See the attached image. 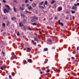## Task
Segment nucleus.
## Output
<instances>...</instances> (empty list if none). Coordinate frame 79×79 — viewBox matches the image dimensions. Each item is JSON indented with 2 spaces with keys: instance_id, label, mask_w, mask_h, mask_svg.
Instances as JSON below:
<instances>
[{
  "instance_id": "nucleus-14",
  "label": "nucleus",
  "mask_w": 79,
  "mask_h": 79,
  "mask_svg": "<svg viewBox=\"0 0 79 79\" xmlns=\"http://www.w3.org/2000/svg\"><path fill=\"white\" fill-rule=\"evenodd\" d=\"M23 63L24 64H27V61H26V60H23Z\"/></svg>"
},
{
  "instance_id": "nucleus-45",
  "label": "nucleus",
  "mask_w": 79,
  "mask_h": 79,
  "mask_svg": "<svg viewBox=\"0 0 79 79\" xmlns=\"http://www.w3.org/2000/svg\"><path fill=\"white\" fill-rule=\"evenodd\" d=\"M74 6H77V4H74Z\"/></svg>"
},
{
  "instance_id": "nucleus-26",
  "label": "nucleus",
  "mask_w": 79,
  "mask_h": 79,
  "mask_svg": "<svg viewBox=\"0 0 79 79\" xmlns=\"http://www.w3.org/2000/svg\"><path fill=\"white\" fill-rule=\"evenodd\" d=\"M74 29H75L76 27H77V25H74L73 27Z\"/></svg>"
},
{
  "instance_id": "nucleus-9",
  "label": "nucleus",
  "mask_w": 79,
  "mask_h": 79,
  "mask_svg": "<svg viewBox=\"0 0 79 79\" xmlns=\"http://www.w3.org/2000/svg\"><path fill=\"white\" fill-rule=\"evenodd\" d=\"M32 6L33 7H35V6H36V4H35V3H33L32 5Z\"/></svg>"
},
{
  "instance_id": "nucleus-56",
  "label": "nucleus",
  "mask_w": 79,
  "mask_h": 79,
  "mask_svg": "<svg viewBox=\"0 0 79 79\" xmlns=\"http://www.w3.org/2000/svg\"><path fill=\"white\" fill-rule=\"evenodd\" d=\"M41 8H42L43 9H44V6H42Z\"/></svg>"
},
{
  "instance_id": "nucleus-54",
  "label": "nucleus",
  "mask_w": 79,
  "mask_h": 79,
  "mask_svg": "<svg viewBox=\"0 0 79 79\" xmlns=\"http://www.w3.org/2000/svg\"><path fill=\"white\" fill-rule=\"evenodd\" d=\"M43 6H44V8L45 7V3L43 4Z\"/></svg>"
},
{
  "instance_id": "nucleus-51",
  "label": "nucleus",
  "mask_w": 79,
  "mask_h": 79,
  "mask_svg": "<svg viewBox=\"0 0 79 79\" xmlns=\"http://www.w3.org/2000/svg\"><path fill=\"white\" fill-rule=\"evenodd\" d=\"M29 30H30V31H32V29L31 28H29Z\"/></svg>"
},
{
  "instance_id": "nucleus-62",
  "label": "nucleus",
  "mask_w": 79,
  "mask_h": 79,
  "mask_svg": "<svg viewBox=\"0 0 79 79\" xmlns=\"http://www.w3.org/2000/svg\"><path fill=\"white\" fill-rule=\"evenodd\" d=\"M43 76H45V74H43Z\"/></svg>"
},
{
  "instance_id": "nucleus-59",
  "label": "nucleus",
  "mask_w": 79,
  "mask_h": 79,
  "mask_svg": "<svg viewBox=\"0 0 79 79\" xmlns=\"http://www.w3.org/2000/svg\"><path fill=\"white\" fill-rule=\"evenodd\" d=\"M41 44H44V42H43V41H42V42H41Z\"/></svg>"
},
{
  "instance_id": "nucleus-60",
  "label": "nucleus",
  "mask_w": 79,
  "mask_h": 79,
  "mask_svg": "<svg viewBox=\"0 0 79 79\" xmlns=\"http://www.w3.org/2000/svg\"><path fill=\"white\" fill-rule=\"evenodd\" d=\"M27 6H29V4H27Z\"/></svg>"
},
{
  "instance_id": "nucleus-7",
  "label": "nucleus",
  "mask_w": 79,
  "mask_h": 79,
  "mask_svg": "<svg viewBox=\"0 0 79 79\" xmlns=\"http://www.w3.org/2000/svg\"><path fill=\"white\" fill-rule=\"evenodd\" d=\"M62 10V7H59L58 8V11H61Z\"/></svg>"
},
{
  "instance_id": "nucleus-49",
  "label": "nucleus",
  "mask_w": 79,
  "mask_h": 79,
  "mask_svg": "<svg viewBox=\"0 0 79 79\" xmlns=\"http://www.w3.org/2000/svg\"><path fill=\"white\" fill-rule=\"evenodd\" d=\"M77 5L78 6H79V3H77Z\"/></svg>"
},
{
  "instance_id": "nucleus-11",
  "label": "nucleus",
  "mask_w": 79,
  "mask_h": 79,
  "mask_svg": "<svg viewBox=\"0 0 79 79\" xmlns=\"http://www.w3.org/2000/svg\"><path fill=\"white\" fill-rule=\"evenodd\" d=\"M48 48H44V52L45 51V52H47V51H48Z\"/></svg>"
},
{
  "instance_id": "nucleus-25",
  "label": "nucleus",
  "mask_w": 79,
  "mask_h": 79,
  "mask_svg": "<svg viewBox=\"0 0 79 79\" xmlns=\"http://www.w3.org/2000/svg\"><path fill=\"white\" fill-rule=\"evenodd\" d=\"M23 28H24L25 30H26V28H27V27L26 26H24L23 27Z\"/></svg>"
},
{
  "instance_id": "nucleus-15",
  "label": "nucleus",
  "mask_w": 79,
  "mask_h": 79,
  "mask_svg": "<svg viewBox=\"0 0 79 79\" xmlns=\"http://www.w3.org/2000/svg\"><path fill=\"white\" fill-rule=\"evenodd\" d=\"M71 11L72 12V14H74V13H75V11H73L72 10H71Z\"/></svg>"
},
{
  "instance_id": "nucleus-3",
  "label": "nucleus",
  "mask_w": 79,
  "mask_h": 79,
  "mask_svg": "<svg viewBox=\"0 0 79 79\" xmlns=\"http://www.w3.org/2000/svg\"><path fill=\"white\" fill-rule=\"evenodd\" d=\"M48 44H49V45H52V40H49L47 42Z\"/></svg>"
},
{
  "instance_id": "nucleus-32",
  "label": "nucleus",
  "mask_w": 79,
  "mask_h": 79,
  "mask_svg": "<svg viewBox=\"0 0 79 79\" xmlns=\"http://www.w3.org/2000/svg\"><path fill=\"white\" fill-rule=\"evenodd\" d=\"M55 49V46L53 47L52 48V50H54V49Z\"/></svg>"
},
{
  "instance_id": "nucleus-21",
  "label": "nucleus",
  "mask_w": 79,
  "mask_h": 79,
  "mask_svg": "<svg viewBox=\"0 0 79 79\" xmlns=\"http://www.w3.org/2000/svg\"><path fill=\"white\" fill-rule=\"evenodd\" d=\"M19 9L20 10H24V8H23V7H20L19 8Z\"/></svg>"
},
{
  "instance_id": "nucleus-42",
  "label": "nucleus",
  "mask_w": 79,
  "mask_h": 79,
  "mask_svg": "<svg viewBox=\"0 0 79 79\" xmlns=\"http://www.w3.org/2000/svg\"><path fill=\"white\" fill-rule=\"evenodd\" d=\"M54 19H58V17H55L54 18Z\"/></svg>"
},
{
  "instance_id": "nucleus-58",
  "label": "nucleus",
  "mask_w": 79,
  "mask_h": 79,
  "mask_svg": "<svg viewBox=\"0 0 79 79\" xmlns=\"http://www.w3.org/2000/svg\"><path fill=\"white\" fill-rule=\"evenodd\" d=\"M56 31H55V30L54 31H53V33H55Z\"/></svg>"
},
{
  "instance_id": "nucleus-38",
  "label": "nucleus",
  "mask_w": 79,
  "mask_h": 79,
  "mask_svg": "<svg viewBox=\"0 0 79 79\" xmlns=\"http://www.w3.org/2000/svg\"><path fill=\"white\" fill-rule=\"evenodd\" d=\"M23 23H25V22L26 21V19H23Z\"/></svg>"
},
{
  "instance_id": "nucleus-10",
  "label": "nucleus",
  "mask_w": 79,
  "mask_h": 79,
  "mask_svg": "<svg viewBox=\"0 0 79 79\" xmlns=\"http://www.w3.org/2000/svg\"><path fill=\"white\" fill-rule=\"evenodd\" d=\"M11 20H12V21H15L16 20V17H14L13 18H11Z\"/></svg>"
},
{
  "instance_id": "nucleus-63",
  "label": "nucleus",
  "mask_w": 79,
  "mask_h": 79,
  "mask_svg": "<svg viewBox=\"0 0 79 79\" xmlns=\"http://www.w3.org/2000/svg\"><path fill=\"white\" fill-rule=\"evenodd\" d=\"M39 33H41V31H39Z\"/></svg>"
},
{
  "instance_id": "nucleus-41",
  "label": "nucleus",
  "mask_w": 79,
  "mask_h": 79,
  "mask_svg": "<svg viewBox=\"0 0 79 79\" xmlns=\"http://www.w3.org/2000/svg\"><path fill=\"white\" fill-rule=\"evenodd\" d=\"M3 3H6V1L5 0H3Z\"/></svg>"
},
{
  "instance_id": "nucleus-53",
  "label": "nucleus",
  "mask_w": 79,
  "mask_h": 79,
  "mask_svg": "<svg viewBox=\"0 0 79 79\" xmlns=\"http://www.w3.org/2000/svg\"><path fill=\"white\" fill-rule=\"evenodd\" d=\"M72 59H75V58H74L73 57H72Z\"/></svg>"
},
{
  "instance_id": "nucleus-18",
  "label": "nucleus",
  "mask_w": 79,
  "mask_h": 79,
  "mask_svg": "<svg viewBox=\"0 0 79 79\" xmlns=\"http://www.w3.org/2000/svg\"><path fill=\"white\" fill-rule=\"evenodd\" d=\"M27 9H29V10H32V7L31 6H29L28 7Z\"/></svg>"
},
{
  "instance_id": "nucleus-46",
  "label": "nucleus",
  "mask_w": 79,
  "mask_h": 79,
  "mask_svg": "<svg viewBox=\"0 0 79 79\" xmlns=\"http://www.w3.org/2000/svg\"><path fill=\"white\" fill-rule=\"evenodd\" d=\"M79 50V47H77V50Z\"/></svg>"
},
{
  "instance_id": "nucleus-47",
  "label": "nucleus",
  "mask_w": 79,
  "mask_h": 79,
  "mask_svg": "<svg viewBox=\"0 0 79 79\" xmlns=\"http://www.w3.org/2000/svg\"><path fill=\"white\" fill-rule=\"evenodd\" d=\"M40 74H42V72L40 71Z\"/></svg>"
},
{
  "instance_id": "nucleus-20",
  "label": "nucleus",
  "mask_w": 79,
  "mask_h": 79,
  "mask_svg": "<svg viewBox=\"0 0 79 79\" xmlns=\"http://www.w3.org/2000/svg\"><path fill=\"white\" fill-rule=\"evenodd\" d=\"M32 43L33 45H36L37 44V43H36V42L35 41H33V42H32Z\"/></svg>"
},
{
  "instance_id": "nucleus-52",
  "label": "nucleus",
  "mask_w": 79,
  "mask_h": 79,
  "mask_svg": "<svg viewBox=\"0 0 79 79\" xmlns=\"http://www.w3.org/2000/svg\"><path fill=\"white\" fill-rule=\"evenodd\" d=\"M66 13H69V12L68 11H67L66 12Z\"/></svg>"
},
{
  "instance_id": "nucleus-61",
  "label": "nucleus",
  "mask_w": 79,
  "mask_h": 79,
  "mask_svg": "<svg viewBox=\"0 0 79 79\" xmlns=\"http://www.w3.org/2000/svg\"><path fill=\"white\" fill-rule=\"evenodd\" d=\"M37 52H36L35 53V54L36 55V54H37Z\"/></svg>"
},
{
  "instance_id": "nucleus-19",
  "label": "nucleus",
  "mask_w": 79,
  "mask_h": 79,
  "mask_svg": "<svg viewBox=\"0 0 79 79\" xmlns=\"http://www.w3.org/2000/svg\"><path fill=\"white\" fill-rule=\"evenodd\" d=\"M27 50L28 51H29V52H30V51H31V48H27Z\"/></svg>"
},
{
  "instance_id": "nucleus-30",
  "label": "nucleus",
  "mask_w": 79,
  "mask_h": 79,
  "mask_svg": "<svg viewBox=\"0 0 79 79\" xmlns=\"http://www.w3.org/2000/svg\"><path fill=\"white\" fill-rule=\"evenodd\" d=\"M43 4H44V2H41L40 3V5H43Z\"/></svg>"
},
{
  "instance_id": "nucleus-28",
  "label": "nucleus",
  "mask_w": 79,
  "mask_h": 79,
  "mask_svg": "<svg viewBox=\"0 0 79 79\" xmlns=\"http://www.w3.org/2000/svg\"><path fill=\"white\" fill-rule=\"evenodd\" d=\"M27 11H28L26 10L24 12L25 14H27Z\"/></svg>"
},
{
  "instance_id": "nucleus-37",
  "label": "nucleus",
  "mask_w": 79,
  "mask_h": 79,
  "mask_svg": "<svg viewBox=\"0 0 79 79\" xmlns=\"http://www.w3.org/2000/svg\"><path fill=\"white\" fill-rule=\"evenodd\" d=\"M0 69L2 70H3V69H4L3 68V67H1L0 68Z\"/></svg>"
},
{
  "instance_id": "nucleus-31",
  "label": "nucleus",
  "mask_w": 79,
  "mask_h": 79,
  "mask_svg": "<svg viewBox=\"0 0 79 79\" xmlns=\"http://www.w3.org/2000/svg\"><path fill=\"white\" fill-rule=\"evenodd\" d=\"M31 21V22H34V21H35V20H34V19H32Z\"/></svg>"
},
{
  "instance_id": "nucleus-5",
  "label": "nucleus",
  "mask_w": 79,
  "mask_h": 79,
  "mask_svg": "<svg viewBox=\"0 0 79 79\" xmlns=\"http://www.w3.org/2000/svg\"><path fill=\"white\" fill-rule=\"evenodd\" d=\"M58 22L59 23V24L61 25V26H64V25L63 23L60 22V20H58Z\"/></svg>"
},
{
  "instance_id": "nucleus-34",
  "label": "nucleus",
  "mask_w": 79,
  "mask_h": 79,
  "mask_svg": "<svg viewBox=\"0 0 79 79\" xmlns=\"http://www.w3.org/2000/svg\"><path fill=\"white\" fill-rule=\"evenodd\" d=\"M34 18L35 19H36V20H38V18H37V17H35Z\"/></svg>"
},
{
  "instance_id": "nucleus-17",
  "label": "nucleus",
  "mask_w": 79,
  "mask_h": 79,
  "mask_svg": "<svg viewBox=\"0 0 79 79\" xmlns=\"http://www.w3.org/2000/svg\"><path fill=\"white\" fill-rule=\"evenodd\" d=\"M37 24L35 23H32L33 26H36Z\"/></svg>"
},
{
  "instance_id": "nucleus-55",
  "label": "nucleus",
  "mask_w": 79,
  "mask_h": 79,
  "mask_svg": "<svg viewBox=\"0 0 79 79\" xmlns=\"http://www.w3.org/2000/svg\"><path fill=\"white\" fill-rule=\"evenodd\" d=\"M66 19H68V17H67L66 18Z\"/></svg>"
},
{
  "instance_id": "nucleus-2",
  "label": "nucleus",
  "mask_w": 79,
  "mask_h": 79,
  "mask_svg": "<svg viewBox=\"0 0 79 79\" xmlns=\"http://www.w3.org/2000/svg\"><path fill=\"white\" fill-rule=\"evenodd\" d=\"M16 56L15 55L14 56H12L11 57H10V60H14L15 58H16Z\"/></svg>"
},
{
  "instance_id": "nucleus-4",
  "label": "nucleus",
  "mask_w": 79,
  "mask_h": 79,
  "mask_svg": "<svg viewBox=\"0 0 79 79\" xmlns=\"http://www.w3.org/2000/svg\"><path fill=\"white\" fill-rule=\"evenodd\" d=\"M77 7H75L74 6H73L72 7V10H77Z\"/></svg>"
},
{
  "instance_id": "nucleus-1",
  "label": "nucleus",
  "mask_w": 79,
  "mask_h": 79,
  "mask_svg": "<svg viewBox=\"0 0 79 79\" xmlns=\"http://www.w3.org/2000/svg\"><path fill=\"white\" fill-rule=\"evenodd\" d=\"M6 7H7V8H8V9L6 8L4 9V13H9L10 12V10H11V8L8 5H6Z\"/></svg>"
},
{
  "instance_id": "nucleus-39",
  "label": "nucleus",
  "mask_w": 79,
  "mask_h": 79,
  "mask_svg": "<svg viewBox=\"0 0 79 79\" xmlns=\"http://www.w3.org/2000/svg\"><path fill=\"white\" fill-rule=\"evenodd\" d=\"M9 77L10 79H11V78H12V77H11V75H9Z\"/></svg>"
},
{
  "instance_id": "nucleus-27",
  "label": "nucleus",
  "mask_w": 79,
  "mask_h": 79,
  "mask_svg": "<svg viewBox=\"0 0 79 79\" xmlns=\"http://www.w3.org/2000/svg\"><path fill=\"white\" fill-rule=\"evenodd\" d=\"M6 25L7 26H9V21H7V23H6Z\"/></svg>"
},
{
  "instance_id": "nucleus-16",
  "label": "nucleus",
  "mask_w": 79,
  "mask_h": 79,
  "mask_svg": "<svg viewBox=\"0 0 79 79\" xmlns=\"http://www.w3.org/2000/svg\"><path fill=\"white\" fill-rule=\"evenodd\" d=\"M13 10L16 13V9L15 8V7H13Z\"/></svg>"
},
{
  "instance_id": "nucleus-64",
  "label": "nucleus",
  "mask_w": 79,
  "mask_h": 79,
  "mask_svg": "<svg viewBox=\"0 0 79 79\" xmlns=\"http://www.w3.org/2000/svg\"><path fill=\"white\" fill-rule=\"evenodd\" d=\"M22 35H23V32H22Z\"/></svg>"
},
{
  "instance_id": "nucleus-23",
  "label": "nucleus",
  "mask_w": 79,
  "mask_h": 79,
  "mask_svg": "<svg viewBox=\"0 0 79 79\" xmlns=\"http://www.w3.org/2000/svg\"><path fill=\"white\" fill-rule=\"evenodd\" d=\"M2 54L3 56H5V53H4V52L3 51H2Z\"/></svg>"
},
{
  "instance_id": "nucleus-40",
  "label": "nucleus",
  "mask_w": 79,
  "mask_h": 79,
  "mask_svg": "<svg viewBox=\"0 0 79 79\" xmlns=\"http://www.w3.org/2000/svg\"><path fill=\"white\" fill-rule=\"evenodd\" d=\"M28 2V1L25 0V3H27Z\"/></svg>"
},
{
  "instance_id": "nucleus-29",
  "label": "nucleus",
  "mask_w": 79,
  "mask_h": 79,
  "mask_svg": "<svg viewBox=\"0 0 79 79\" xmlns=\"http://www.w3.org/2000/svg\"><path fill=\"white\" fill-rule=\"evenodd\" d=\"M14 2L15 3H16L18 4V2H17V1L15 0H14Z\"/></svg>"
},
{
  "instance_id": "nucleus-44",
  "label": "nucleus",
  "mask_w": 79,
  "mask_h": 79,
  "mask_svg": "<svg viewBox=\"0 0 79 79\" xmlns=\"http://www.w3.org/2000/svg\"><path fill=\"white\" fill-rule=\"evenodd\" d=\"M47 63V61H45L44 62V64H46V63Z\"/></svg>"
},
{
  "instance_id": "nucleus-13",
  "label": "nucleus",
  "mask_w": 79,
  "mask_h": 79,
  "mask_svg": "<svg viewBox=\"0 0 79 79\" xmlns=\"http://www.w3.org/2000/svg\"><path fill=\"white\" fill-rule=\"evenodd\" d=\"M34 40L35 41H36V42H39L38 40L37 39V38L35 37L34 38Z\"/></svg>"
},
{
  "instance_id": "nucleus-50",
  "label": "nucleus",
  "mask_w": 79,
  "mask_h": 79,
  "mask_svg": "<svg viewBox=\"0 0 79 79\" xmlns=\"http://www.w3.org/2000/svg\"><path fill=\"white\" fill-rule=\"evenodd\" d=\"M39 8H42V6H39Z\"/></svg>"
},
{
  "instance_id": "nucleus-35",
  "label": "nucleus",
  "mask_w": 79,
  "mask_h": 79,
  "mask_svg": "<svg viewBox=\"0 0 79 79\" xmlns=\"http://www.w3.org/2000/svg\"><path fill=\"white\" fill-rule=\"evenodd\" d=\"M45 5H47V4H48V2H47V1H45Z\"/></svg>"
},
{
  "instance_id": "nucleus-33",
  "label": "nucleus",
  "mask_w": 79,
  "mask_h": 79,
  "mask_svg": "<svg viewBox=\"0 0 79 79\" xmlns=\"http://www.w3.org/2000/svg\"><path fill=\"white\" fill-rule=\"evenodd\" d=\"M46 72L47 73H49L50 72V69H48L47 71H46Z\"/></svg>"
},
{
  "instance_id": "nucleus-36",
  "label": "nucleus",
  "mask_w": 79,
  "mask_h": 79,
  "mask_svg": "<svg viewBox=\"0 0 79 79\" xmlns=\"http://www.w3.org/2000/svg\"><path fill=\"white\" fill-rule=\"evenodd\" d=\"M3 27H5V26H6L5 23H3Z\"/></svg>"
},
{
  "instance_id": "nucleus-8",
  "label": "nucleus",
  "mask_w": 79,
  "mask_h": 79,
  "mask_svg": "<svg viewBox=\"0 0 79 79\" xmlns=\"http://www.w3.org/2000/svg\"><path fill=\"white\" fill-rule=\"evenodd\" d=\"M20 27H23L24 26V25L23 24V23H20L19 24Z\"/></svg>"
},
{
  "instance_id": "nucleus-57",
  "label": "nucleus",
  "mask_w": 79,
  "mask_h": 79,
  "mask_svg": "<svg viewBox=\"0 0 79 79\" xmlns=\"http://www.w3.org/2000/svg\"><path fill=\"white\" fill-rule=\"evenodd\" d=\"M70 21H71V20H72V18H70Z\"/></svg>"
},
{
  "instance_id": "nucleus-48",
  "label": "nucleus",
  "mask_w": 79,
  "mask_h": 79,
  "mask_svg": "<svg viewBox=\"0 0 79 79\" xmlns=\"http://www.w3.org/2000/svg\"><path fill=\"white\" fill-rule=\"evenodd\" d=\"M12 75L13 76H15V74H14V73H12Z\"/></svg>"
},
{
  "instance_id": "nucleus-12",
  "label": "nucleus",
  "mask_w": 79,
  "mask_h": 79,
  "mask_svg": "<svg viewBox=\"0 0 79 79\" xmlns=\"http://www.w3.org/2000/svg\"><path fill=\"white\" fill-rule=\"evenodd\" d=\"M55 2V0H52V2H51V4H53Z\"/></svg>"
},
{
  "instance_id": "nucleus-43",
  "label": "nucleus",
  "mask_w": 79,
  "mask_h": 79,
  "mask_svg": "<svg viewBox=\"0 0 79 79\" xmlns=\"http://www.w3.org/2000/svg\"><path fill=\"white\" fill-rule=\"evenodd\" d=\"M19 33H18L17 34V35L18 36H19Z\"/></svg>"
},
{
  "instance_id": "nucleus-22",
  "label": "nucleus",
  "mask_w": 79,
  "mask_h": 79,
  "mask_svg": "<svg viewBox=\"0 0 79 79\" xmlns=\"http://www.w3.org/2000/svg\"><path fill=\"white\" fill-rule=\"evenodd\" d=\"M21 16H23V18H25L26 17V16L23 14H21Z\"/></svg>"
},
{
  "instance_id": "nucleus-24",
  "label": "nucleus",
  "mask_w": 79,
  "mask_h": 79,
  "mask_svg": "<svg viewBox=\"0 0 79 79\" xmlns=\"http://www.w3.org/2000/svg\"><path fill=\"white\" fill-rule=\"evenodd\" d=\"M60 70L59 69L57 72V74H59V73H60Z\"/></svg>"
},
{
  "instance_id": "nucleus-6",
  "label": "nucleus",
  "mask_w": 79,
  "mask_h": 79,
  "mask_svg": "<svg viewBox=\"0 0 79 79\" xmlns=\"http://www.w3.org/2000/svg\"><path fill=\"white\" fill-rule=\"evenodd\" d=\"M27 61L28 62H29L30 63H32V59H28L27 60Z\"/></svg>"
}]
</instances>
